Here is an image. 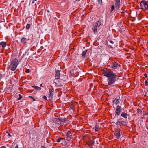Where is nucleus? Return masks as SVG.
Here are the masks:
<instances>
[{"mask_svg":"<svg viewBox=\"0 0 148 148\" xmlns=\"http://www.w3.org/2000/svg\"><path fill=\"white\" fill-rule=\"evenodd\" d=\"M120 132L121 130L119 129L116 130L115 131L114 135L115 137L116 138L119 139L120 138L121 135Z\"/></svg>","mask_w":148,"mask_h":148,"instance_id":"obj_6","label":"nucleus"},{"mask_svg":"<svg viewBox=\"0 0 148 148\" xmlns=\"http://www.w3.org/2000/svg\"><path fill=\"white\" fill-rule=\"evenodd\" d=\"M53 121L55 124L63 125L65 123L68 122L69 121L65 118H56L53 119Z\"/></svg>","mask_w":148,"mask_h":148,"instance_id":"obj_3","label":"nucleus"},{"mask_svg":"<svg viewBox=\"0 0 148 148\" xmlns=\"http://www.w3.org/2000/svg\"><path fill=\"white\" fill-rule=\"evenodd\" d=\"M97 1L99 4H101L102 3V0H97Z\"/></svg>","mask_w":148,"mask_h":148,"instance_id":"obj_29","label":"nucleus"},{"mask_svg":"<svg viewBox=\"0 0 148 148\" xmlns=\"http://www.w3.org/2000/svg\"><path fill=\"white\" fill-rule=\"evenodd\" d=\"M19 97L17 99L18 100H20L22 98V96L21 95V94H19Z\"/></svg>","mask_w":148,"mask_h":148,"instance_id":"obj_27","label":"nucleus"},{"mask_svg":"<svg viewBox=\"0 0 148 148\" xmlns=\"http://www.w3.org/2000/svg\"><path fill=\"white\" fill-rule=\"evenodd\" d=\"M110 43H112V44H113L114 43V42L113 41H112V40L110 41Z\"/></svg>","mask_w":148,"mask_h":148,"instance_id":"obj_35","label":"nucleus"},{"mask_svg":"<svg viewBox=\"0 0 148 148\" xmlns=\"http://www.w3.org/2000/svg\"><path fill=\"white\" fill-rule=\"evenodd\" d=\"M32 87L35 89L39 90H40L41 89V88L40 87H37L35 86H33Z\"/></svg>","mask_w":148,"mask_h":148,"instance_id":"obj_19","label":"nucleus"},{"mask_svg":"<svg viewBox=\"0 0 148 148\" xmlns=\"http://www.w3.org/2000/svg\"><path fill=\"white\" fill-rule=\"evenodd\" d=\"M6 148V147L5 146H3V147H1V148Z\"/></svg>","mask_w":148,"mask_h":148,"instance_id":"obj_37","label":"nucleus"},{"mask_svg":"<svg viewBox=\"0 0 148 148\" xmlns=\"http://www.w3.org/2000/svg\"><path fill=\"white\" fill-rule=\"evenodd\" d=\"M63 139L62 138H60V139H58L57 140V141L58 142H60V141H61V140H63Z\"/></svg>","mask_w":148,"mask_h":148,"instance_id":"obj_28","label":"nucleus"},{"mask_svg":"<svg viewBox=\"0 0 148 148\" xmlns=\"http://www.w3.org/2000/svg\"><path fill=\"white\" fill-rule=\"evenodd\" d=\"M99 125L97 124L95 125V131H98L99 130Z\"/></svg>","mask_w":148,"mask_h":148,"instance_id":"obj_20","label":"nucleus"},{"mask_svg":"<svg viewBox=\"0 0 148 148\" xmlns=\"http://www.w3.org/2000/svg\"><path fill=\"white\" fill-rule=\"evenodd\" d=\"M115 8V6L114 5H112V6H111V12H112L113 11V10H114V9Z\"/></svg>","mask_w":148,"mask_h":148,"instance_id":"obj_24","label":"nucleus"},{"mask_svg":"<svg viewBox=\"0 0 148 148\" xmlns=\"http://www.w3.org/2000/svg\"><path fill=\"white\" fill-rule=\"evenodd\" d=\"M119 103V99L117 98H115L114 99L113 101V103L115 105H117Z\"/></svg>","mask_w":148,"mask_h":148,"instance_id":"obj_15","label":"nucleus"},{"mask_svg":"<svg viewBox=\"0 0 148 148\" xmlns=\"http://www.w3.org/2000/svg\"><path fill=\"white\" fill-rule=\"evenodd\" d=\"M121 116L125 118H127V115L126 113L123 112L121 114Z\"/></svg>","mask_w":148,"mask_h":148,"instance_id":"obj_18","label":"nucleus"},{"mask_svg":"<svg viewBox=\"0 0 148 148\" xmlns=\"http://www.w3.org/2000/svg\"><path fill=\"white\" fill-rule=\"evenodd\" d=\"M145 85L146 86H147L148 85V81L147 80H145L144 82Z\"/></svg>","mask_w":148,"mask_h":148,"instance_id":"obj_26","label":"nucleus"},{"mask_svg":"<svg viewBox=\"0 0 148 148\" xmlns=\"http://www.w3.org/2000/svg\"><path fill=\"white\" fill-rule=\"evenodd\" d=\"M8 136H9L11 137V134H10V133H8Z\"/></svg>","mask_w":148,"mask_h":148,"instance_id":"obj_38","label":"nucleus"},{"mask_svg":"<svg viewBox=\"0 0 148 148\" xmlns=\"http://www.w3.org/2000/svg\"><path fill=\"white\" fill-rule=\"evenodd\" d=\"M47 12H49L50 11H49V10H47Z\"/></svg>","mask_w":148,"mask_h":148,"instance_id":"obj_42","label":"nucleus"},{"mask_svg":"<svg viewBox=\"0 0 148 148\" xmlns=\"http://www.w3.org/2000/svg\"><path fill=\"white\" fill-rule=\"evenodd\" d=\"M27 40L26 38L23 37L21 39V42L23 44H24L27 42Z\"/></svg>","mask_w":148,"mask_h":148,"instance_id":"obj_14","label":"nucleus"},{"mask_svg":"<svg viewBox=\"0 0 148 148\" xmlns=\"http://www.w3.org/2000/svg\"><path fill=\"white\" fill-rule=\"evenodd\" d=\"M40 87H42V84H41L40 85Z\"/></svg>","mask_w":148,"mask_h":148,"instance_id":"obj_41","label":"nucleus"},{"mask_svg":"<svg viewBox=\"0 0 148 148\" xmlns=\"http://www.w3.org/2000/svg\"><path fill=\"white\" fill-rule=\"evenodd\" d=\"M19 64L18 60L15 58L10 62L8 69L9 70L14 71L16 69L18 65Z\"/></svg>","mask_w":148,"mask_h":148,"instance_id":"obj_2","label":"nucleus"},{"mask_svg":"<svg viewBox=\"0 0 148 148\" xmlns=\"http://www.w3.org/2000/svg\"><path fill=\"white\" fill-rule=\"evenodd\" d=\"M42 148H46L45 147L43 146V148L42 147Z\"/></svg>","mask_w":148,"mask_h":148,"instance_id":"obj_43","label":"nucleus"},{"mask_svg":"<svg viewBox=\"0 0 148 148\" xmlns=\"http://www.w3.org/2000/svg\"><path fill=\"white\" fill-rule=\"evenodd\" d=\"M49 96L48 97L49 99H51L53 97V93L52 90L51 89H49Z\"/></svg>","mask_w":148,"mask_h":148,"instance_id":"obj_11","label":"nucleus"},{"mask_svg":"<svg viewBox=\"0 0 148 148\" xmlns=\"http://www.w3.org/2000/svg\"><path fill=\"white\" fill-rule=\"evenodd\" d=\"M2 78V75L1 74H0V81L1 79Z\"/></svg>","mask_w":148,"mask_h":148,"instance_id":"obj_33","label":"nucleus"},{"mask_svg":"<svg viewBox=\"0 0 148 148\" xmlns=\"http://www.w3.org/2000/svg\"><path fill=\"white\" fill-rule=\"evenodd\" d=\"M126 123L125 121H119L116 122V125L121 126V125H126Z\"/></svg>","mask_w":148,"mask_h":148,"instance_id":"obj_10","label":"nucleus"},{"mask_svg":"<svg viewBox=\"0 0 148 148\" xmlns=\"http://www.w3.org/2000/svg\"><path fill=\"white\" fill-rule=\"evenodd\" d=\"M60 71L59 70L56 71V79H58L60 78Z\"/></svg>","mask_w":148,"mask_h":148,"instance_id":"obj_12","label":"nucleus"},{"mask_svg":"<svg viewBox=\"0 0 148 148\" xmlns=\"http://www.w3.org/2000/svg\"><path fill=\"white\" fill-rule=\"evenodd\" d=\"M43 98L45 100H47V98L45 96H44L43 97Z\"/></svg>","mask_w":148,"mask_h":148,"instance_id":"obj_31","label":"nucleus"},{"mask_svg":"<svg viewBox=\"0 0 148 148\" xmlns=\"http://www.w3.org/2000/svg\"><path fill=\"white\" fill-rule=\"evenodd\" d=\"M75 0L76 1H77V0Z\"/></svg>","mask_w":148,"mask_h":148,"instance_id":"obj_45","label":"nucleus"},{"mask_svg":"<svg viewBox=\"0 0 148 148\" xmlns=\"http://www.w3.org/2000/svg\"><path fill=\"white\" fill-rule=\"evenodd\" d=\"M15 148H18V146L16 145L15 147Z\"/></svg>","mask_w":148,"mask_h":148,"instance_id":"obj_39","label":"nucleus"},{"mask_svg":"<svg viewBox=\"0 0 148 148\" xmlns=\"http://www.w3.org/2000/svg\"><path fill=\"white\" fill-rule=\"evenodd\" d=\"M70 108L71 109L73 110V109L75 108L74 104H73V102L71 105Z\"/></svg>","mask_w":148,"mask_h":148,"instance_id":"obj_22","label":"nucleus"},{"mask_svg":"<svg viewBox=\"0 0 148 148\" xmlns=\"http://www.w3.org/2000/svg\"><path fill=\"white\" fill-rule=\"evenodd\" d=\"M121 65L116 62H114L109 65V66L112 68L113 70H119Z\"/></svg>","mask_w":148,"mask_h":148,"instance_id":"obj_5","label":"nucleus"},{"mask_svg":"<svg viewBox=\"0 0 148 148\" xmlns=\"http://www.w3.org/2000/svg\"><path fill=\"white\" fill-rule=\"evenodd\" d=\"M120 0H115V8L118 10L120 8Z\"/></svg>","mask_w":148,"mask_h":148,"instance_id":"obj_8","label":"nucleus"},{"mask_svg":"<svg viewBox=\"0 0 148 148\" xmlns=\"http://www.w3.org/2000/svg\"><path fill=\"white\" fill-rule=\"evenodd\" d=\"M98 27V26H97L96 25H95L94 27V32L95 34H96L97 33V27Z\"/></svg>","mask_w":148,"mask_h":148,"instance_id":"obj_17","label":"nucleus"},{"mask_svg":"<svg viewBox=\"0 0 148 148\" xmlns=\"http://www.w3.org/2000/svg\"><path fill=\"white\" fill-rule=\"evenodd\" d=\"M32 99L34 101H35V99L34 97H33Z\"/></svg>","mask_w":148,"mask_h":148,"instance_id":"obj_36","label":"nucleus"},{"mask_svg":"<svg viewBox=\"0 0 148 148\" xmlns=\"http://www.w3.org/2000/svg\"><path fill=\"white\" fill-rule=\"evenodd\" d=\"M104 76L108 78L107 84L108 86L114 84L116 80L117 77L116 75L114 73L111 71H104Z\"/></svg>","mask_w":148,"mask_h":148,"instance_id":"obj_1","label":"nucleus"},{"mask_svg":"<svg viewBox=\"0 0 148 148\" xmlns=\"http://www.w3.org/2000/svg\"><path fill=\"white\" fill-rule=\"evenodd\" d=\"M95 141L94 140H90L87 143V144L90 146L93 145L94 144Z\"/></svg>","mask_w":148,"mask_h":148,"instance_id":"obj_13","label":"nucleus"},{"mask_svg":"<svg viewBox=\"0 0 148 148\" xmlns=\"http://www.w3.org/2000/svg\"><path fill=\"white\" fill-rule=\"evenodd\" d=\"M29 97H30V98H32L33 97L32 96H29Z\"/></svg>","mask_w":148,"mask_h":148,"instance_id":"obj_40","label":"nucleus"},{"mask_svg":"<svg viewBox=\"0 0 148 148\" xmlns=\"http://www.w3.org/2000/svg\"><path fill=\"white\" fill-rule=\"evenodd\" d=\"M86 52V51H83L82 54V57L84 58L85 56Z\"/></svg>","mask_w":148,"mask_h":148,"instance_id":"obj_23","label":"nucleus"},{"mask_svg":"<svg viewBox=\"0 0 148 148\" xmlns=\"http://www.w3.org/2000/svg\"><path fill=\"white\" fill-rule=\"evenodd\" d=\"M121 107L119 106H117L116 109L115 110V116L117 117L120 115V113L121 112Z\"/></svg>","mask_w":148,"mask_h":148,"instance_id":"obj_7","label":"nucleus"},{"mask_svg":"<svg viewBox=\"0 0 148 148\" xmlns=\"http://www.w3.org/2000/svg\"><path fill=\"white\" fill-rule=\"evenodd\" d=\"M30 24H28L26 25V28L27 29H29L30 27Z\"/></svg>","mask_w":148,"mask_h":148,"instance_id":"obj_25","label":"nucleus"},{"mask_svg":"<svg viewBox=\"0 0 148 148\" xmlns=\"http://www.w3.org/2000/svg\"><path fill=\"white\" fill-rule=\"evenodd\" d=\"M72 136V134L69 131L67 133L66 135V139L68 141H70L71 140V137Z\"/></svg>","mask_w":148,"mask_h":148,"instance_id":"obj_9","label":"nucleus"},{"mask_svg":"<svg viewBox=\"0 0 148 148\" xmlns=\"http://www.w3.org/2000/svg\"><path fill=\"white\" fill-rule=\"evenodd\" d=\"M25 72L27 73H29L30 72V70L29 69H27L25 71Z\"/></svg>","mask_w":148,"mask_h":148,"instance_id":"obj_30","label":"nucleus"},{"mask_svg":"<svg viewBox=\"0 0 148 148\" xmlns=\"http://www.w3.org/2000/svg\"><path fill=\"white\" fill-rule=\"evenodd\" d=\"M144 76L145 78H147V75L146 74H144Z\"/></svg>","mask_w":148,"mask_h":148,"instance_id":"obj_32","label":"nucleus"},{"mask_svg":"<svg viewBox=\"0 0 148 148\" xmlns=\"http://www.w3.org/2000/svg\"><path fill=\"white\" fill-rule=\"evenodd\" d=\"M101 21H99L97 22V23H96L95 25H96L99 27L101 25Z\"/></svg>","mask_w":148,"mask_h":148,"instance_id":"obj_21","label":"nucleus"},{"mask_svg":"<svg viewBox=\"0 0 148 148\" xmlns=\"http://www.w3.org/2000/svg\"><path fill=\"white\" fill-rule=\"evenodd\" d=\"M0 45L2 47L4 48L6 46V43L5 42H1L0 43Z\"/></svg>","mask_w":148,"mask_h":148,"instance_id":"obj_16","label":"nucleus"},{"mask_svg":"<svg viewBox=\"0 0 148 148\" xmlns=\"http://www.w3.org/2000/svg\"><path fill=\"white\" fill-rule=\"evenodd\" d=\"M140 7L143 11L148 10V1L143 0L141 1Z\"/></svg>","mask_w":148,"mask_h":148,"instance_id":"obj_4","label":"nucleus"},{"mask_svg":"<svg viewBox=\"0 0 148 148\" xmlns=\"http://www.w3.org/2000/svg\"><path fill=\"white\" fill-rule=\"evenodd\" d=\"M37 0H33L32 2V3H33V4H34V1H36Z\"/></svg>","mask_w":148,"mask_h":148,"instance_id":"obj_34","label":"nucleus"},{"mask_svg":"<svg viewBox=\"0 0 148 148\" xmlns=\"http://www.w3.org/2000/svg\"><path fill=\"white\" fill-rule=\"evenodd\" d=\"M106 70H107V69H106ZM104 71H105V70H104ZM106 71H107V70H106ZM110 71V70H109V71ZM107 71H108L107 70ZM103 73H104V72H103Z\"/></svg>","mask_w":148,"mask_h":148,"instance_id":"obj_44","label":"nucleus"}]
</instances>
